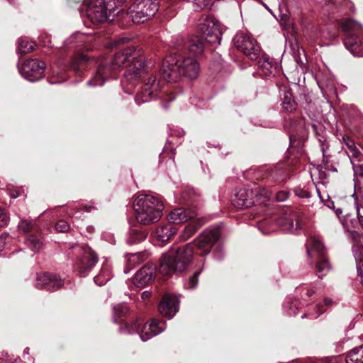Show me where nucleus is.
<instances>
[{
    "label": "nucleus",
    "instance_id": "412c9836",
    "mask_svg": "<svg viewBox=\"0 0 363 363\" xmlns=\"http://www.w3.org/2000/svg\"><path fill=\"white\" fill-rule=\"evenodd\" d=\"M155 267L150 263L143 266L138 271V287L150 283L154 277Z\"/></svg>",
    "mask_w": 363,
    "mask_h": 363
},
{
    "label": "nucleus",
    "instance_id": "c85d7f7f",
    "mask_svg": "<svg viewBox=\"0 0 363 363\" xmlns=\"http://www.w3.org/2000/svg\"><path fill=\"white\" fill-rule=\"evenodd\" d=\"M119 4V0H110L105 3V11L108 13V19L113 21V18H110L111 16H115L118 14L121 9H118L117 4Z\"/></svg>",
    "mask_w": 363,
    "mask_h": 363
},
{
    "label": "nucleus",
    "instance_id": "9b49d317",
    "mask_svg": "<svg viewBox=\"0 0 363 363\" xmlns=\"http://www.w3.org/2000/svg\"><path fill=\"white\" fill-rule=\"evenodd\" d=\"M86 15L93 23H100L108 20V13L105 11V2L102 0L85 1Z\"/></svg>",
    "mask_w": 363,
    "mask_h": 363
},
{
    "label": "nucleus",
    "instance_id": "a211bd4d",
    "mask_svg": "<svg viewBox=\"0 0 363 363\" xmlns=\"http://www.w3.org/2000/svg\"><path fill=\"white\" fill-rule=\"evenodd\" d=\"M354 200L361 201L363 204V164H354Z\"/></svg>",
    "mask_w": 363,
    "mask_h": 363
},
{
    "label": "nucleus",
    "instance_id": "f704fd0d",
    "mask_svg": "<svg viewBox=\"0 0 363 363\" xmlns=\"http://www.w3.org/2000/svg\"><path fill=\"white\" fill-rule=\"evenodd\" d=\"M350 159V162L352 164V167H354V164H355L356 161L359 162L361 159L363 157L361 152L359 151V150L357 148V147H352V149H350V152H347Z\"/></svg>",
    "mask_w": 363,
    "mask_h": 363
},
{
    "label": "nucleus",
    "instance_id": "c9c22d12",
    "mask_svg": "<svg viewBox=\"0 0 363 363\" xmlns=\"http://www.w3.org/2000/svg\"><path fill=\"white\" fill-rule=\"evenodd\" d=\"M323 306L321 304H318L315 308H314L313 312H309L307 313H304L301 318H309L310 319H315L317 318L320 315L323 313L325 310L323 309Z\"/></svg>",
    "mask_w": 363,
    "mask_h": 363
},
{
    "label": "nucleus",
    "instance_id": "b1692460",
    "mask_svg": "<svg viewBox=\"0 0 363 363\" xmlns=\"http://www.w3.org/2000/svg\"><path fill=\"white\" fill-rule=\"evenodd\" d=\"M177 232V229L172 224L160 226L155 230V237L157 240L164 242L170 239Z\"/></svg>",
    "mask_w": 363,
    "mask_h": 363
},
{
    "label": "nucleus",
    "instance_id": "e433bc0d",
    "mask_svg": "<svg viewBox=\"0 0 363 363\" xmlns=\"http://www.w3.org/2000/svg\"><path fill=\"white\" fill-rule=\"evenodd\" d=\"M295 195L299 198H310L311 193L306 187L297 186L294 189Z\"/></svg>",
    "mask_w": 363,
    "mask_h": 363
},
{
    "label": "nucleus",
    "instance_id": "7ed1b4c3",
    "mask_svg": "<svg viewBox=\"0 0 363 363\" xmlns=\"http://www.w3.org/2000/svg\"><path fill=\"white\" fill-rule=\"evenodd\" d=\"M134 48H128L116 53L113 60L101 62L94 76L87 82L89 86H102L119 67H126L122 81L124 91L133 94L136 88V55Z\"/></svg>",
    "mask_w": 363,
    "mask_h": 363
},
{
    "label": "nucleus",
    "instance_id": "72a5a7b5",
    "mask_svg": "<svg viewBox=\"0 0 363 363\" xmlns=\"http://www.w3.org/2000/svg\"><path fill=\"white\" fill-rule=\"evenodd\" d=\"M271 176L274 179V180L283 182L286 179L287 172L282 168H276L272 170Z\"/></svg>",
    "mask_w": 363,
    "mask_h": 363
},
{
    "label": "nucleus",
    "instance_id": "09e8293b",
    "mask_svg": "<svg viewBox=\"0 0 363 363\" xmlns=\"http://www.w3.org/2000/svg\"><path fill=\"white\" fill-rule=\"evenodd\" d=\"M18 228L23 230L24 232H29L31 230L33 225L30 222L27 220H22L18 224Z\"/></svg>",
    "mask_w": 363,
    "mask_h": 363
},
{
    "label": "nucleus",
    "instance_id": "4c0bfd02",
    "mask_svg": "<svg viewBox=\"0 0 363 363\" xmlns=\"http://www.w3.org/2000/svg\"><path fill=\"white\" fill-rule=\"evenodd\" d=\"M361 203V201L354 200L358 221L361 227L363 228V204Z\"/></svg>",
    "mask_w": 363,
    "mask_h": 363
},
{
    "label": "nucleus",
    "instance_id": "ea45409f",
    "mask_svg": "<svg viewBox=\"0 0 363 363\" xmlns=\"http://www.w3.org/2000/svg\"><path fill=\"white\" fill-rule=\"evenodd\" d=\"M120 331L122 333L133 334L135 331V323L133 322L130 324L125 322L124 325L120 328Z\"/></svg>",
    "mask_w": 363,
    "mask_h": 363
},
{
    "label": "nucleus",
    "instance_id": "cd10ccee",
    "mask_svg": "<svg viewBox=\"0 0 363 363\" xmlns=\"http://www.w3.org/2000/svg\"><path fill=\"white\" fill-rule=\"evenodd\" d=\"M35 43L26 38H19L18 40V51L21 54H26L34 50Z\"/></svg>",
    "mask_w": 363,
    "mask_h": 363
},
{
    "label": "nucleus",
    "instance_id": "13d9d810",
    "mask_svg": "<svg viewBox=\"0 0 363 363\" xmlns=\"http://www.w3.org/2000/svg\"><path fill=\"white\" fill-rule=\"evenodd\" d=\"M126 283L130 289H134V288L136 286L134 277L131 280L128 281Z\"/></svg>",
    "mask_w": 363,
    "mask_h": 363
},
{
    "label": "nucleus",
    "instance_id": "680f3d73",
    "mask_svg": "<svg viewBox=\"0 0 363 363\" xmlns=\"http://www.w3.org/2000/svg\"><path fill=\"white\" fill-rule=\"evenodd\" d=\"M140 256H142L141 259L144 260V259H145L149 256V253L147 252H145L143 255H140V253H138V262L139 261V259H140Z\"/></svg>",
    "mask_w": 363,
    "mask_h": 363
},
{
    "label": "nucleus",
    "instance_id": "2eb2a0df",
    "mask_svg": "<svg viewBox=\"0 0 363 363\" xmlns=\"http://www.w3.org/2000/svg\"><path fill=\"white\" fill-rule=\"evenodd\" d=\"M63 285L62 279L55 274L44 273L39 274L36 278V286L48 291H56Z\"/></svg>",
    "mask_w": 363,
    "mask_h": 363
},
{
    "label": "nucleus",
    "instance_id": "69168bd1",
    "mask_svg": "<svg viewBox=\"0 0 363 363\" xmlns=\"http://www.w3.org/2000/svg\"><path fill=\"white\" fill-rule=\"evenodd\" d=\"M10 196L11 198L13 199H16L18 196V194L17 193H11L10 194Z\"/></svg>",
    "mask_w": 363,
    "mask_h": 363
},
{
    "label": "nucleus",
    "instance_id": "bf43d9fd",
    "mask_svg": "<svg viewBox=\"0 0 363 363\" xmlns=\"http://www.w3.org/2000/svg\"><path fill=\"white\" fill-rule=\"evenodd\" d=\"M151 295V292L149 291H145L141 294V298L143 300L148 298Z\"/></svg>",
    "mask_w": 363,
    "mask_h": 363
},
{
    "label": "nucleus",
    "instance_id": "37998d69",
    "mask_svg": "<svg viewBox=\"0 0 363 363\" xmlns=\"http://www.w3.org/2000/svg\"><path fill=\"white\" fill-rule=\"evenodd\" d=\"M9 221V216L6 211L0 208V228L6 226Z\"/></svg>",
    "mask_w": 363,
    "mask_h": 363
},
{
    "label": "nucleus",
    "instance_id": "79ce46f5",
    "mask_svg": "<svg viewBox=\"0 0 363 363\" xmlns=\"http://www.w3.org/2000/svg\"><path fill=\"white\" fill-rule=\"evenodd\" d=\"M344 4H347V0H325V5L329 8H338Z\"/></svg>",
    "mask_w": 363,
    "mask_h": 363
},
{
    "label": "nucleus",
    "instance_id": "f8f14e48",
    "mask_svg": "<svg viewBox=\"0 0 363 363\" xmlns=\"http://www.w3.org/2000/svg\"><path fill=\"white\" fill-rule=\"evenodd\" d=\"M82 258L77 264V267L81 277H86L87 273L98 262V257L92 250L88 247H81Z\"/></svg>",
    "mask_w": 363,
    "mask_h": 363
},
{
    "label": "nucleus",
    "instance_id": "c03bdc74",
    "mask_svg": "<svg viewBox=\"0 0 363 363\" xmlns=\"http://www.w3.org/2000/svg\"><path fill=\"white\" fill-rule=\"evenodd\" d=\"M194 4L196 5V10H202L208 8L211 5V0H194Z\"/></svg>",
    "mask_w": 363,
    "mask_h": 363
},
{
    "label": "nucleus",
    "instance_id": "1a4fd4ad",
    "mask_svg": "<svg viewBox=\"0 0 363 363\" xmlns=\"http://www.w3.org/2000/svg\"><path fill=\"white\" fill-rule=\"evenodd\" d=\"M275 223L281 230L286 232L296 233L301 228L299 217L291 209L281 212L275 218Z\"/></svg>",
    "mask_w": 363,
    "mask_h": 363
},
{
    "label": "nucleus",
    "instance_id": "de8ad7c7",
    "mask_svg": "<svg viewBox=\"0 0 363 363\" xmlns=\"http://www.w3.org/2000/svg\"><path fill=\"white\" fill-rule=\"evenodd\" d=\"M289 195V191L282 190L277 193L275 198L277 201L283 202L287 200Z\"/></svg>",
    "mask_w": 363,
    "mask_h": 363
},
{
    "label": "nucleus",
    "instance_id": "4be33fe9",
    "mask_svg": "<svg viewBox=\"0 0 363 363\" xmlns=\"http://www.w3.org/2000/svg\"><path fill=\"white\" fill-rule=\"evenodd\" d=\"M202 38L197 35H192L184 43L183 46L194 54H201L204 48V42Z\"/></svg>",
    "mask_w": 363,
    "mask_h": 363
},
{
    "label": "nucleus",
    "instance_id": "4d7b16f0",
    "mask_svg": "<svg viewBox=\"0 0 363 363\" xmlns=\"http://www.w3.org/2000/svg\"><path fill=\"white\" fill-rule=\"evenodd\" d=\"M147 233L146 232H140L139 233V230H138V241L139 240H145L147 237Z\"/></svg>",
    "mask_w": 363,
    "mask_h": 363
},
{
    "label": "nucleus",
    "instance_id": "864d4df0",
    "mask_svg": "<svg viewBox=\"0 0 363 363\" xmlns=\"http://www.w3.org/2000/svg\"><path fill=\"white\" fill-rule=\"evenodd\" d=\"M345 145L347 146V152H350V149H352V147H356L354 143V141L350 140V139H347L346 141H345Z\"/></svg>",
    "mask_w": 363,
    "mask_h": 363
},
{
    "label": "nucleus",
    "instance_id": "3c124183",
    "mask_svg": "<svg viewBox=\"0 0 363 363\" xmlns=\"http://www.w3.org/2000/svg\"><path fill=\"white\" fill-rule=\"evenodd\" d=\"M213 257L216 259L220 260L223 257V252L220 247L217 248L213 252Z\"/></svg>",
    "mask_w": 363,
    "mask_h": 363
},
{
    "label": "nucleus",
    "instance_id": "9d476101",
    "mask_svg": "<svg viewBox=\"0 0 363 363\" xmlns=\"http://www.w3.org/2000/svg\"><path fill=\"white\" fill-rule=\"evenodd\" d=\"M45 64L36 59L26 61L20 68L21 74L30 82H35L43 76Z\"/></svg>",
    "mask_w": 363,
    "mask_h": 363
},
{
    "label": "nucleus",
    "instance_id": "f03ea898",
    "mask_svg": "<svg viewBox=\"0 0 363 363\" xmlns=\"http://www.w3.org/2000/svg\"><path fill=\"white\" fill-rule=\"evenodd\" d=\"M220 238L218 229H206L194 242L187 243L183 246L172 247L169 251L164 254L160 262L159 272L164 276H171L173 273L185 271L191 263L194 249L201 251V256L210 253L213 245Z\"/></svg>",
    "mask_w": 363,
    "mask_h": 363
},
{
    "label": "nucleus",
    "instance_id": "58836bf2",
    "mask_svg": "<svg viewBox=\"0 0 363 363\" xmlns=\"http://www.w3.org/2000/svg\"><path fill=\"white\" fill-rule=\"evenodd\" d=\"M182 196L184 201L194 202L197 194L194 189H190L184 191Z\"/></svg>",
    "mask_w": 363,
    "mask_h": 363
},
{
    "label": "nucleus",
    "instance_id": "f3484780",
    "mask_svg": "<svg viewBox=\"0 0 363 363\" xmlns=\"http://www.w3.org/2000/svg\"><path fill=\"white\" fill-rule=\"evenodd\" d=\"M316 363H363V345L352 350L345 359L333 357L318 360Z\"/></svg>",
    "mask_w": 363,
    "mask_h": 363
},
{
    "label": "nucleus",
    "instance_id": "a19ab883",
    "mask_svg": "<svg viewBox=\"0 0 363 363\" xmlns=\"http://www.w3.org/2000/svg\"><path fill=\"white\" fill-rule=\"evenodd\" d=\"M110 275L105 274L104 272H101L94 277V281L96 284L101 286L106 283L110 279Z\"/></svg>",
    "mask_w": 363,
    "mask_h": 363
},
{
    "label": "nucleus",
    "instance_id": "a18cd8bd",
    "mask_svg": "<svg viewBox=\"0 0 363 363\" xmlns=\"http://www.w3.org/2000/svg\"><path fill=\"white\" fill-rule=\"evenodd\" d=\"M69 228V224L64 220H59L55 225L56 230L61 233L67 232Z\"/></svg>",
    "mask_w": 363,
    "mask_h": 363
},
{
    "label": "nucleus",
    "instance_id": "603ef678",
    "mask_svg": "<svg viewBox=\"0 0 363 363\" xmlns=\"http://www.w3.org/2000/svg\"><path fill=\"white\" fill-rule=\"evenodd\" d=\"M130 232H131V234L127 238V243L130 245H133V244H135V230L131 229Z\"/></svg>",
    "mask_w": 363,
    "mask_h": 363
},
{
    "label": "nucleus",
    "instance_id": "2f4dec72",
    "mask_svg": "<svg viewBox=\"0 0 363 363\" xmlns=\"http://www.w3.org/2000/svg\"><path fill=\"white\" fill-rule=\"evenodd\" d=\"M87 55L84 54H77L74 58L71 64L72 69L74 70H79L82 65L88 61Z\"/></svg>",
    "mask_w": 363,
    "mask_h": 363
},
{
    "label": "nucleus",
    "instance_id": "473e14b6",
    "mask_svg": "<svg viewBox=\"0 0 363 363\" xmlns=\"http://www.w3.org/2000/svg\"><path fill=\"white\" fill-rule=\"evenodd\" d=\"M113 315L115 321H116V318H121L125 316L128 312V307L125 304H118L113 308Z\"/></svg>",
    "mask_w": 363,
    "mask_h": 363
},
{
    "label": "nucleus",
    "instance_id": "ddd939ff",
    "mask_svg": "<svg viewBox=\"0 0 363 363\" xmlns=\"http://www.w3.org/2000/svg\"><path fill=\"white\" fill-rule=\"evenodd\" d=\"M158 9V0H140L138 3V23H143L150 19Z\"/></svg>",
    "mask_w": 363,
    "mask_h": 363
},
{
    "label": "nucleus",
    "instance_id": "6ab92c4d",
    "mask_svg": "<svg viewBox=\"0 0 363 363\" xmlns=\"http://www.w3.org/2000/svg\"><path fill=\"white\" fill-rule=\"evenodd\" d=\"M196 217V213L194 211L178 208L170 212L168 216V220L173 223L179 224L194 219Z\"/></svg>",
    "mask_w": 363,
    "mask_h": 363
},
{
    "label": "nucleus",
    "instance_id": "bb28decb",
    "mask_svg": "<svg viewBox=\"0 0 363 363\" xmlns=\"http://www.w3.org/2000/svg\"><path fill=\"white\" fill-rule=\"evenodd\" d=\"M26 243L34 252H38L43 247V241L34 235H28L26 239Z\"/></svg>",
    "mask_w": 363,
    "mask_h": 363
},
{
    "label": "nucleus",
    "instance_id": "8fccbe9b",
    "mask_svg": "<svg viewBox=\"0 0 363 363\" xmlns=\"http://www.w3.org/2000/svg\"><path fill=\"white\" fill-rule=\"evenodd\" d=\"M135 255L134 254H127L126 255V257H127V267L124 269V272L126 274L128 273L130 269H133L134 267H135V264L134 263H132L131 261H130V257H134Z\"/></svg>",
    "mask_w": 363,
    "mask_h": 363
},
{
    "label": "nucleus",
    "instance_id": "e2e57ef3",
    "mask_svg": "<svg viewBox=\"0 0 363 363\" xmlns=\"http://www.w3.org/2000/svg\"><path fill=\"white\" fill-rule=\"evenodd\" d=\"M324 168L326 171H333V172H337V169L335 167H330L328 165V163H325L324 164Z\"/></svg>",
    "mask_w": 363,
    "mask_h": 363
},
{
    "label": "nucleus",
    "instance_id": "f257e3e1",
    "mask_svg": "<svg viewBox=\"0 0 363 363\" xmlns=\"http://www.w3.org/2000/svg\"><path fill=\"white\" fill-rule=\"evenodd\" d=\"M152 67L140 56H138V104L152 100L161 89V80L168 82H177L182 77L193 79L199 76L200 65L196 60L184 56L180 53L171 54L165 57L160 69V79L150 73Z\"/></svg>",
    "mask_w": 363,
    "mask_h": 363
},
{
    "label": "nucleus",
    "instance_id": "774afa93",
    "mask_svg": "<svg viewBox=\"0 0 363 363\" xmlns=\"http://www.w3.org/2000/svg\"><path fill=\"white\" fill-rule=\"evenodd\" d=\"M321 151H322V153H323V157H325V148L323 147V146L321 147Z\"/></svg>",
    "mask_w": 363,
    "mask_h": 363
},
{
    "label": "nucleus",
    "instance_id": "5fc2aeb1",
    "mask_svg": "<svg viewBox=\"0 0 363 363\" xmlns=\"http://www.w3.org/2000/svg\"><path fill=\"white\" fill-rule=\"evenodd\" d=\"M290 305L291 306L289 307L290 308H289V310L288 311V314L289 315H295L296 313V308L294 309V307L296 306V304H295V303L293 302V303H291Z\"/></svg>",
    "mask_w": 363,
    "mask_h": 363
},
{
    "label": "nucleus",
    "instance_id": "052dcab7",
    "mask_svg": "<svg viewBox=\"0 0 363 363\" xmlns=\"http://www.w3.org/2000/svg\"><path fill=\"white\" fill-rule=\"evenodd\" d=\"M4 244H5V236L1 235L0 236V252H1L3 250Z\"/></svg>",
    "mask_w": 363,
    "mask_h": 363
},
{
    "label": "nucleus",
    "instance_id": "20e7f679",
    "mask_svg": "<svg viewBox=\"0 0 363 363\" xmlns=\"http://www.w3.org/2000/svg\"><path fill=\"white\" fill-rule=\"evenodd\" d=\"M162 203L150 194L138 195V223L150 225L162 216Z\"/></svg>",
    "mask_w": 363,
    "mask_h": 363
},
{
    "label": "nucleus",
    "instance_id": "7c9ffc66",
    "mask_svg": "<svg viewBox=\"0 0 363 363\" xmlns=\"http://www.w3.org/2000/svg\"><path fill=\"white\" fill-rule=\"evenodd\" d=\"M201 272V270L194 272L184 281V286L186 289H194L197 286Z\"/></svg>",
    "mask_w": 363,
    "mask_h": 363
},
{
    "label": "nucleus",
    "instance_id": "49530a36",
    "mask_svg": "<svg viewBox=\"0 0 363 363\" xmlns=\"http://www.w3.org/2000/svg\"><path fill=\"white\" fill-rule=\"evenodd\" d=\"M314 294L315 291L307 286L303 287L301 291V296L303 300H306V298L311 297Z\"/></svg>",
    "mask_w": 363,
    "mask_h": 363
},
{
    "label": "nucleus",
    "instance_id": "4468645a",
    "mask_svg": "<svg viewBox=\"0 0 363 363\" xmlns=\"http://www.w3.org/2000/svg\"><path fill=\"white\" fill-rule=\"evenodd\" d=\"M179 298L174 295L166 294L160 303L158 309L162 315L171 319L179 311Z\"/></svg>",
    "mask_w": 363,
    "mask_h": 363
},
{
    "label": "nucleus",
    "instance_id": "39448f33",
    "mask_svg": "<svg viewBox=\"0 0 363 363\" xmlns=\"http://www.w3.org/2000/svg\"><path fill=\"white\" fill-rule=\"evenodd\" d=\"M345 32V48L356 57H363V27L357 22L345 20L342 25Z\"/></svg>",
    "mask_w": 363,
    "mask_h": 363
},
{
    "label": "nucleus",
    "instance_id": "6e6d98bb",
    "mask_svg": "<svg viewBox=\"0 0 363 363\" xmlns=\"http://www.w3.org/2000/svg\"><path fill=\"white\" fill-rule=\"evenodd\" d=\"M333 301L329 297H326L323 299V303L325 306H331L333 304Z\"/></svg>",
    "mask_w": 363,
    "mask_h": 363
},
{
    "label": "nucleus",
    "instance_id": "aec40b11",
    "mask_svg": "<svg viewBox=\"0 0 363 363\" xmlns=\"http://www.w3.org/2000/svg\"><path fill=\"white\" fill-rule=\"evenodd\" d=\"M306 246L309 257H314L315 255L318 257L325 256L324 245L320 236L313 235L310 237L307 240Z\"/></svg>",
    "mask_w": 363,
    "mask_h": 363
},
{
    "label": "nucleus",
    "instance_id": "338daca9",
    "mask_svg": "<svg viewBox=\"0 0 363 363\" xmlns=\"http://www.w3.org/2000/svg\"><path fill=\"white\" fill-rule=\"evenodd\" d=\"M174 99H175V98H174V96H168V97L167 98V100L168 101H174Z\"/></svg>",
    "mask_w": 363,
    "mask_h": 363
},
{
    "label": "nucleus",
    "instance_id": "a878e982",
    "mask_svg": "<svg viewBox=\"0 0 363 363\" xmlns=\"http://www.w3.org/2000/svg\"><path fill=\"white\" fill-rule=\"evenodd\" d=\"M318 261L316 264V275L319 279H323L331 269V266L328 258L324 257H318Z\"/></svg>",
    "mask_w": 363,
    "mask_h": 363
},
{
    "label": "nucleus",
    "instance_id": "0e129e2a",
    "mask_svg": "<svg viewBox=\"0 0 363 363\" xmlns=\"http://www.w3.org/2000/svg\"><path fill=\"white\" fill-rule=\"evenodd\" d=\"M127 16L129 17L130 18H131L132 21H133V18H134V11H133V10L129 11L127 13Z\"/></svg>",
    "mask_w": 363,
    "mask_h": 363
},
{
    "label": "nucleus",
    "instance_id": "5701e85b",
    "mask_svg": "<svg viewBox=\"0 0 363 363\" xmlns=\"http://www.w3.org/2000/svg\"><path fill=\"white\" fill-rule=\"evenodd\" d=\"M281 100L283 108L287 112H292L296 109L297 104L295 102L292 92L287 88L281 90Z\"/></svg>",
    "mask_w": 363,
    "mask_h": 363
},
{
    "label": "nucleus",
    "instance_id": "0eeeda50",
    "mask_svg": "<svg viewBox=\"0 0 363 363\" xmlns=\"http://www.w3.org/2000/svg\"><path fill=\"white\" fill-rule=\"evenodd\" d=\"M199 29L205 40L210 44H220L223 28L213 18L206 17L200 24Z\"/></svg>",
    "mask_w": 363,
    "mask_h": 363
},
{
    "label": "nucleus",
    "instance_id": "dca6fc26",
    "mask_svg": "<svg viewBox=\"0 0 363 363\" xmlns=\"http://www.w3.org/2000/svg\"><path fill=\"white\" fill-rule=\"evenodd\" d=\"M165 328V321L152 319L143 326L142 333L140 335V339L145 342L150 338L160 334Z\"/></svg>",
    "mask_w": 363,
    "mask_h": 363
},
{
    "label": "nucleus",
    "instance_id": "6e6552de",
    "mask_svg": "<svg viewBox=\"0 0 363 363\" xmlns=\"http://www.w3.org/2000/svg\"><path fill=\"white\" fill-rule=\"evenodd\" d=\"M257 196H269L265 190H258V188H240L235 194L233 204L238 208H250L255 205V197Z\"/></svg>",
    "mask_w": 363,
    "mask_h": 363
},
{
    "label": "nucleus",
    "instance_id": "393cba45",
    "mask_svg": "<svg viewBox=\"0 0 363 363\" xmlns=\"http://www.w3.org/2000/svg\"><path fill=\"white\" fill-rule=\"evenodd\" d=\"M258 74L263 77H267L273 72V60L267 55H262L257 63Z\"/></svg>",
    "mask_w": 363,
    "mask_h": 363
},
{
    "label": "nucleus",
    "instance_id": "423d86ee",
    "mask_svg": "<svg viewBox=\"0 0 363 363\" xmlns=\"http://www.w3.org/2000/svg\"><path fill=\"white\" fill-rule=\"evenodd\" d=\"M235 46L250 60H257L260 53V47L251 36L239 33L233 38Z\"/></svg>",
    "mask_w": 363,
    "mask_h": 363
},
{
    "label": "nucleus",
    "instance_id": "c756f323",
    "mask_svg": "<svg viewBox=\"0 0 363 363\" xmlns=\"http://www.w3.org/2000/svg\"><path fill=\"white\" fill-rule=\"evenodd\" d=\"M200 225L194 222L189 223L185 226L183 230L182 238L184 240L189 239L192 235H194L197 231Z\"/></svg>",
    "mask_w": 363,
    "mask_h": 363
}]
</instances>
